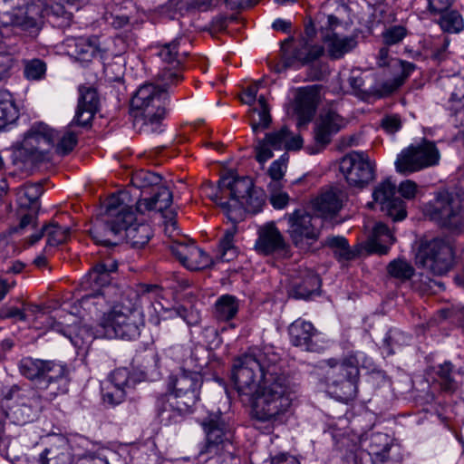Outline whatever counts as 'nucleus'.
I'll use <instances>...</instances> for the list:
<instances>
[{"mask_svg": "<svg viewBox=\"0 0 464 464\" xmlns=\"http://www.w3.org/2000/svg\"><path fill=\"white\" fill-rule=\"evenodd\" d=\"M318 92L314 87L299 88L294 102L299 124H305L312 121L317 107Z\"/></svg>", "mask_w": 464, "mask_h": 464, "instance_id": "34", "label": "nucleus"}, {"mask_svg": "<svg viewBox=\"0 0 464 464\" xmlns=\"http://www.w3.org/2000/svg\"><path fill=\"white\" fill-rule=\"evenodd\" d=\"M463 378L464 367H456L450 361L434 367V381L444 392H455L462 383Z\"/></svg>", "mask_w": 464, "mask_h": 464, "instance_id": "33", "label": "nucleus"}, {"mask_svg": "<svg viewBox=\"0 0 464 464\" xmlns=\"http://www.w3.org/2000/svg\"><path fill=\"white\" fill-rule=\"evenodd\" d=\"M180 406V400L169 392L160 394L156 401V411L160 421L165 425L178 422L180 418L191 412V410H184Z\"/></svg>", "mask_w": 464, "mask_h": 464, "instance_id": "37", "label": "nucleus"}, {"mask_svg": "<svg viewBox=\"0 0 464 464\" xmlns=\"http://www.w3.org/2000/svg\"><path fill=\"white\" fill-rule=\"evenodd\" d=\"M130 182L140 191V198L136 202V210H156L162 212L168 209L173 201L170 189L162 183L160 175L145 169H140L131 176Z\"/></svg>", "mask_w": 464, "mask_h": 464, "instance_id": "8", "label": "nucleus"}, {"mask_svg": "<svg viewBox=\"0 0 464 464\" xmlns=\"http://www.w3.org/2000/svg\"><path fill=\"white\" fill-rule=\"evenodd\" d=\"M255 248L266 256L277 254L286 256L289 253V245L274 223H267L259 228Z\"/></svg>", "mask_w": 464, "mask_h": 464, "instance_id": "26", "label": "nucleus"}, {"mask_svg": "<svg viewBox=\"0 0 464 464\" xmlns=\"http://www.w3.org/2000/svg\"><path fill=\"white\" fill-rule=\"evenodd\" d=\"M345 198L344 192L338 188H330L314 200V208L322 216H332L336 214L342 208Z\"/></svg>", "mask_w": 464, "mask_h": 464, "instance_id": "38", "label": "nucleus"}, {"mask_svg": "<svg viewBox=\"0 0 464 464\" xmlns=\"http://www.w3.org/2000/svg\"><path fill=\"white\" fill-rule=\"evenodd\" d=\"M221 186L226 187L227 198L230 202H221V208L230 221L236 223L244 208L258 212L265 203V193L254 186L248 177H238L228 172L221 177Z\"/></svg>", "mask_w": 464, "mask_h": 464, "instance_id": "5", "label": "nucleus"}, {"mask_svg": "<svg viewBox=\"0 0 464 464\" xmlns=\"http://www.w3.org/2000/svg\"><path fill=\"white\" fill-rule=\"evenodd\" d=\"M181 81L182 75L180 67L173 68L172 66H169L164 67L158 72L156 83L154 85L164 95V97H166L167 92Z\"/></svg>", "mask_w": 464, "mask_h": 464, "instance_id": "44", "label": "nucleus"}, {"mask_svg": "<svg viewBox=\"0 0 464 464\" xmlns=\"http://www.w3.org/2000/svg\"><path fill=\"white\" fill-rule=\"evenodd\" d=\"M103 20L115 29L123 28L129 24V17L127 15L114 14L112 13H105L103 14Z\"/></svg>", "mask_w": 464, "mask_h": 464, "instance_id": "64", "label": "nucleus"}, {"mask_svg": "<svg viewBox=\"0 0 464 464\" xmlns=\"http://www.w3.org/2000/svg\"><path fill=\"white\" fill-rule=\"evenodd\" d=\"M321 288V279L314 273L308 272L299 281L293 283L288 291L290 297L295 299H308L318 295Z\"/></svg>", "mask_w": 464, "mask_h": 464, "instance_id": "39", "label": "nucleus"}, {"mask_svg": "<svg viewBox=\"0 0 464 464\" xmlns=\"http://www.w3.org/2000/svg\"><path fill=\"white\" fill-rule=\"evenodd\" d=\"M204 192L207 197L213 200L221 208V202H225L223 199L227 198L226 187L221 186V178L218 182V186L215 187L211 183H208L204 188Z\"/></svg>", "mask_w": 464, "mask_h": 464, "instance_id": "61", "label": "nucleus"}, {"mask_svg": "<svg viewBox=\"0 0 464 464\" xmlns=\"http://www.w3.org/2000/svg\"><path fill=\"white\" fill-rule=\"evenodd\" d=\"M347 374L349 380L335 378V371L326 373L327 386L340 399L350 400L356 396L358 391L359 368H350Z\"/></svg>", "mask_w": 464, "mask_h": 464, "instance_id": "36", "label": "nucleus"}, {"mask_svg": "<svg viewBox=\"0 0 464 464\" xmlns=\"http://www.w3.org/2000/svg\"><path fill=\"white\" fill-rule=\"evenodd\" d=\"M390 228L383 223H376L373 231L372 237L370 241V249L373 253L379 255H386L388 253V246L386 245L380 244V240L385 234L391 233Z\"/></svg>", "mask_w": 464, "mask_h": 464, "instance_id": "57", "label": "nucleus"}, {"mask_svg": "<svg viewBox=\"0 0 464 464\" xmlns=\"http://www.w3.org/2000/svg\"><path fill=\"white\" fill-rule=\"evenodd\" d=\"M320 23H322L321 39L326 44L327 53L331 59H341L357 46L356 36L339 35L334 32L340 24L336 16L333 14L324 16Z\"/></svg>", "mask_w": 464, "mask_h": 464, "instance_id": "20", "label": "nucleus"}, {"mask_svg": "<svg viewBox=\"0 0 464 464\" xmlns=\"http://www.w3.org/2000/svg\"><path fill=\"white\" fill-rule=\"evenodd\" d=\"M325 14H321L314 21L310 20L304 27V34L300 40L295 42L293 38H287L282 43V61L285 68H299L309 64L324 53V47L314 43L318 29L321 34L320 21Z\"/></svg>", "mask_w": 464, "mask_h": 464, "instance_id": "6", "label": "nucleus"}, {"mask_svg": "<svg viewBox=\"0 0 464 464\" xmlns=\"http://www.w3.org/2000/svg\"><path fill=\"white\" fill-rule=\"evenodd\" d=\"M454 251L451 243L444 238H433L421 243L416 256L418 267L434 276H443L453 265Z\"/></svg>", "mask_w": 464, "mask_h": 464, "instance_id": "15", "label": "nucleus"}, {"mask_svg": "<svg viewBox=\"0 0 464 464\" xmlns=\"http://www.w3.org/2000/svg\"><path fill=\"white\" fill-rule=\"evenodd\" d=\"M203 379L198 372L181 370L170 375L168 381V392L180 400L181 409L192 410L199 400V390Z\"/></svg>", "mask_w": 464, "mask_h": 464, "instance_id": "19", "label": "nucleus"}, {"mask_svg": "<svg viewBox=\"0 0 464 464\" xmlns=\"http://www.w3.org/2000/svg\"><path fill=\"white\" fill-rule=\"evenodd\" d=\"M238 308V299L236 296L223 295L215 303L214 316L218 321L227 322L236 316Z\"/></svg>", "mask_w": 464, "mask_h": 464, "instance_id": "42", "label": "nucleus"}, {"mask_svg": "<svg viewBox=\"0 0 464 464\" xmlns=\"http://www.w3.org/2000/svg\"><path fill=\"white\" fill-rule=\"evenodd\" d=\"M388 274L401 281L410 280L414 275V267L405 259H394L387 266Z\"/></svg>", "mask_w": 464, "mask_h": 464, "instance_id": "52", "label": "nucleus"}, {"mask_svg": "<svg viewBox=\"0 0 464 464\" xmlns=\"http://www.w3.org/2000/svg\"><path fill=\"white\" fill-rule=\"evenodd\" d=\"M3 398L14 401L6 411V417L16 425H25L38 418L41 411V395L37 391L14 384L3 392Z\"/></svg>", "mask_w": 464, "mask_h": 464, "instance_id": "13", "label": "nucleus"}, {"mask_svg": "<svg viewBox=\"0 0 464 464\" xmlns=\"http://www.w3.org/2000/svg\"><path fill=\"white\" fill-rule=\"evenodd\" d=\"M190 40L181 34L169 43L159 44L156 54L160 60L173 68L181 67L189 54Z\"/></svg>", "mask_w": 464, "mask_h": 464, "instance_id": "29", "label": "nucleus"}, {"mask_svg": "<svg viewBox=\"0 0 464 464\" xmlns=\"http://www.w3.org/2000/svg\"><path fill=\"white\" fill-rule=\"evenodd\" d=\"M235 234L234 227L227 229L219 240L218 256L223 262H229L237 256V248L234 246Z\"/></svg>", "mask_w": 464, "mask_h": 464, "instance_id": "51", "label": "nucleus"}, {"mask_svg": "<svg viewBox=\"0 0 464 464\" xmlns=\"http://www.w3.org/2000/svg\"><path fill=\"white\" fill-rule=\"evenodd\" d=\"M40 464H72V454L67 438L61 434L47 437V447L39 457Z\"/></svg>", "mask_w": 464, "mask_h": 464, "instance_id": "28", "label": "nucleus"}, {"mask_svg": "<svg viewBox=\"0 0 464 464\" xmlns=\"http://www.w3.org/2000/svg\"><path fill=\"white\" fill-rule=\"evenodd\" d=\"M0 23L4 29L0 31V82L11 75L15 59L16 38L8 36V27L23 31L31 36L39 32L36 20L27 14L22 0H0Z\"/></svg>", "mask_w": 464, "mask_h": 464, "instance_id": "2", "label": "nucleus"}, {"mask_svg": "<svg viewBox=\"0 0 464 464\" xmlns=\"http://www.w3.org/2000/svg\"><path fill=\"white\" fill-rule=\"evenodd\" d=\"M288 334L294 346L312 353H320L323 350V346L315 340L318 335L317 330L308 321L301 318L295 320L289 325Z\"/></svg>", "mask_w": 464, "mask_h": 464, "instance_id": "27", "label": "nucleus"}, {"mask_svg": "<svg viewBox=\"0 0 464 464\" xmlns=\"http://www.w3.org/2000/svg\"><path fill=\"white\" fill-rule=\"evenodd\" d=\"M289 156L284 153L281 157L273 161L268 169V175L271 181L267 185L268 190H279L284 186V177L287 168Z\"/></svg>", "mask_w": 464, "mask_h": 464, "instance_id": "45", "label": "nucleus"}, {"mask_svg": "<svg viewBox=\"0 0 464 464\" xmlns=\"http://www.w3.org/2000/svg\"><path fill=\"white\" fill-rule=\"evenodd\" d=\"M395 190L396 186L390 179H385L375 187L372 198L375 203L380 204L382 212L393 221H401L406 217V208L403 200L395 197Z\"/></svg>", "mask_w": 464, "mask_h": 464, "instance_id": "23", "label": "nucleus"}, {"mask_svg": "<svg viewBox=\"0 0 464 464\" xmlns=\"http://www.w3.org/2000/svg\"><path fill=\"white\" fill-rule=\"evenodd\" d=\"M232 379L241 401L252 404L254 417L261 421L284 415L296 389L271 347L252 348L236 358Z\"/></svg>", "mask_w": 464, "mask_h": 464, "instance_id": "1", "label": "nucleus"}, {"mask_svg": "<svg viewBox=\"0 0 464 464\" xmlns=\"http://www.w3.org/2000/svg\"><path fill=\"white\" fill-rule=\"evenodd\" d=\"M56 151L60 155H67L70 153L77 144V136L71 130L65 131L61 137L57 131Z\"/></svg>", "mask_w": 464, "mask_h": 464, "instance_id": "58", "label": "nucleus"}, {"mask_svg": "<svg viewBox=\"0 0 464 464\" xmlns=\"http://www.w3.org/2000/svg\"><path fill=\"white\" fill-rule=\"evenodd\" d=\"M440 28L447 33H459L464 28L463 18L457 10L450 9L440 15L438 21Z\"/></svg>", "mask_w": 464, "mask_h": 464, "instance_id": "50", "label": "nucleus"}, {"mask_svg": "<svg viewBox=\"0 0 464 464\" xmlns=\"http://www.w3.org/2000/svg\"><path fill=\"white\" fill-rule=\"evenodd\" d=\"M440 151L435 142L423 139L420 142L404 148L396 158L395 169L401 175H410L439 164Z\"/></svg>", "mask_w": 464, "mask_h": 464, "instance_id": "14", "label": "nucleus"}, {"mask_svg": "<svg viewBox=\"0 0 464 464\" xmlns=\"http://www.w3.org/2000/svg\"><path fill=\"white\" fill-rule=\"evenodd\" d=\"M17 119V110L14 104L12 94L7 91H0V131Z\"/></svg>", "mask_w": 464, "mask_h": 464, "instance_id": "47", "label": "nucleus"}, {"mask_svg": "<svg viewBox=\"0 0 464 464\" xmlns=\"http://www.w3.org/2000/svg\"><path fill=\"white\" fill-rule=\"evenodd\" d=\"M169 248L182 266L189 270L203 269L210 263L208 255L190 239L183 238L180 241H173Z\"/></svg>", "mask_w": 464, "mask_h": 464, "instance_id": "24", "label": "nucleus"}, {"mask_svg": "<svg viewBox=\"0 0 464 464\" xmlns=\"http://www.w3.org/2000/svg\"><path fill=\"white\" fill-rule=\"evenodd\" d=\"M144 325L141 314L131 308L115 304L104 313L97 326L98 337L134 340Z\"/></svg>", "mask_w": 464, "mask_h": 464, "instance_id": "9", "label": "nucleus"}, {"mask_svg": "<svg viewBox=\"0 0 464 464\" xmlns=\"http://www.w3.org/2000/svg\"><path fill=\"white\" fill-rule=\"evenodd\" d=\"M201 426L205 433V443L199 450L200 455L211 459L226 452L230 453L234 430L220 411L209 413L202 420Z\"/></svg>", "mask_w": 464, "mask_h": 464, "instance_id": "12", "label": "nucleus"}, {"mask_svg": "<svg viewBox=\"0 0 464 464\" xmlns=\"http://www.w3.org/2000/svg\"><path fill=\"white\" fill-rule=\"evenodd\" d=\"M302 143L300 136H293L288 128L284 126L278 130L266 133L264 140H258L256 146V159L264 164L274 156L272 150H298Z\"/></svg>", "mask_w": 464, "mask_h": 464, "instance_id": "22", "label": "nucleus"}, {"mask_svg": "<svg viewBox=\"0 0 464 464\" xmlns=\"http://www.w3.org/2000/svg\"><path fill=\"white\" fill-rule=\"evenodd\" d=\"M426 214L440 227L460 230L464 227V191H440L426 208Z\"/></svg>", "mask_w": 464, "mask_h": 464, "instance_id": "11", "label": "nucleus"}, {"mask_svg": "<svg viewBox=\"0 0 464 464\" xmlns=\"http://www.w3.org/2000/svg\"><path fill=\"white\" fill-rule=\"evenodd\" d=\"M118 265L114 260L96 264L81 281V287L84 291L106 292L111 296L115 287L111 285V273L117 270Z\"/></svg>", "mask_w": 464, "mask_h": 464, "instance_id": "25", "label": "nucleus"}, {"mask_svg": "<svg viewBox=\"0 0 464 464\" xmlns=\"http://www.w3.org/2000/svg\"><path fill=\"white\" fill-rule=\"evenodd\" d=\"M287 233L293 244L301 250H308L318 239L320 230L318 218L312 217L304 209H295L293 213L285 214Z\"/></svg>", "mask_w": 464, "mask_h": 464, "instance_id": "17", "label": "nucleus"}, {"mask_svg": "<svg viewBox=\"0 0 464 464\" xmlns=\"http://www.w3.org/2000/svg\"><path fill=\"white\" fill-rule=\"evenodd\" d=\"M396 63L399 72L392 79L387 80L382 84V89L388 93L399 89L416 69V65L411 62L397 60Z\"/></svg>", "mask_w": 464, "mask_h": 464, "instance_id": "46", "label": "nucleus"}, {"mask_svg": "<svg viewBox=\"0 0 464 464\" xmlns=\"http://www.w3.org/2000/svg\"><path fill=\"white\" fill-rule=\"evenodd\" d=\"M398 191L404 198L412 199L416 197L419 188L416 182L411 179H406L400 183Z\"/></svg>", "mask_w": 464, "mask_h": 464, "instance_id": "63", "label": "nucleus"}, {"mask_svg": "<svg viewBox=\"0 0 464 464\" xmlns=\"http://www.w3.org/2000/svg\"><path fill=\"white\" fill-rule=\"evenodd\" d=\"M70 235L71 229L69 227L61 226L56 221L51 220L30 235L27 238V243L29 246H33L40 241L43 237H46L47 240L44 252L47 253L51 247H55L65 243L70 237Z\"/></svg>", "mask_w": 464, "mask_h": 464, "instance_id": "32", "label": "nucleus"}, {"mask_svg": "<svg viewBox=\"0 0 464 464\" xmlns=\"http://www.w3.org/2000/svg\"><path fill=\"white\" fill-rule=\"evenodd\" d=\"M131 221L130 224H126V227L123 228L128 242L132 247L141 248L150 239L152 236V229L149 224L137 223L134 224Z\"/></svg>", "mask_w": 464, "mask_h": 464, "instance_id": "41", "label": "nucleus"}, {"mask_svg": "<svg viewBox=\"0 0 464 464\" xmlns=\"http://www.w3.org/2000/svg\"><path fill=\"white\" fill-rule=\"evenodd\" d=\"M129 387V372L127 369H117L111 372L110 380L102 388L103 402L115 406L125 398L126 388Z\"/></svg>", "mask_w": 464, "mask_h": 464, "instance_id": "31", "label": "nucleus"}, {"mask_svg": "<svg viewBox=\"0 0 464 464\" xmlns=\"http://www.w3.org/2000/svg\"><path fill=\"white\" fill-rule=\"evenodd\" d=\"M327 364L330 366L329 371H335V378L344 380L350 379L347 374L350 368H358L357 363L352 358L344 360L341 363H338L334 359H330L327 361Z\"/></svg>", "mask_w": 464, "mask_h": 464, "instance_id": "59", "label": "nucleus"}, {"mask_svg": "<svg viewBox=\"0 0 464 464\" xmlns=\"http://www.w3.org/2000/svg\"><path fill=\"white\" fill-rule=\"evenodd\" d=\"M98 105L99 97L96 90L91 87L81 88L75 116L70 127H88L98 111Z\"/></svg>", "mask_w": 464, "mask_h": 464, "instance_id": "30", "label": "nucleus"}, {"mask_svg": "<svg viewBox=\"0 0 464 464\" xmlns=\"http://www.w3.org/2000/svg\"><path fill=\"white\" fill-rule=\"evenodd\" d=\"M396 446L392 444V440L385 433H373L370 438L369 454L371 457L382 454V452L392 450Z\"/></svg>", "mask_w": 464, "mask_h": 464, "instance_id": "54", "label": "nucleus"}, {"mask_svg": "<svg viewBox=\"0 0 464 464\" xmlns=\"http://www.w3.org/2000/svg\"><path fill=\"white\" fill-rule=\"evenodd\" d=\"M169 5L179 12L197 8L207 11L216 5V0H170Z\"/></svg>", "mask_w": 464, "mask_h": 464, "instance_id": "56", "label": "nucleus"}, {"mask_svg": "<svg viewBox=\"0 0 464 464\" xmlns=\"http://www.w3.org/2000/svg\"><path fill=\"white\" fill-rule=\"evenodd\" d=\"M411 337L399 329H391L387 332L383 338V349L387 355H392L395 350L408 344Z\"/></svg>", "mask_w": 464, "mask_h": 464, "instance_id": "49", "label": "nucleus"}, {"mask_svg": "<svg viewBox=\"0 0 464 464\" xmlns=\"http://www.w3.org/2000/svg\"><path fill=\"white\" fill-rule=\"evenodd\" d=\"M24 76L28 81H41L46 74V63L38 58L24 60Z\"/></svg>", "mask_w": 464, "mask_h": 464, "instance_id": "53", "label": "nucleus"}, {"mask_svg": "<svg viewBox=\"0 0 464 464\" xmlns=\"http://www.w3.org/2000/svg\"><path fill=\"white\" fill-rule=\"evenodd\" d=\"M380 126L386 133L394 134L402 127L401 116L396 113L385 114L381 120Z\"/></svg>", "mask_w": 464, "mask_h": 464, "instance_id": "60", "label": "nucleus"}, {"mask_svg": "<svg viewBox=\"0 0 464 464\" xmlns=\"http://www.w3.org/2000/svg\"><path fill=\"white\" fill-rule=\"evenodd\" d=\"M271 116L269 109L264 96H260L257 100V107L252 109L251 127L255 133L264 130L269 126Z\"/></svg>", "mask_w": 464, "mask_h": 464, "instance_id": "48", "label": "nucleus"}, {"mask_svg": "<svg viewBox=\"0 0 464 464\" xmlns=\"http://www.w3.org/2000/svg\"><path fill=\"white\" fill-rule=\"evenodd\" d=\"M340 171L351 187L362 188L375 178V165L363 151H352L340 161Z\"/></svg>", "mask_w": 464, "mask_h": 464, "instance_id": "18", "label": "nucleus"}, {"mask_svg": "<svg viewBox=\"0 0 464 464\" xmlns=\"http://www.w3.org/2000/svg\"><path fill=\"white\" fill-rule=\"evenodd\" d=\"M80 299L81 307L91 314H104V310L113 302L106 292L87 291Z\"/></svg>", "mask_w": 464, "mask_h": 464, "instance_id": "40", "label": "nucleus"}, {"mask_svg": "<svg viewBox=\"0 0 464 464\" xmlns=\"http://www.w3.org/2000/svg\"><path fill=\"white\" fill-rule=\"evenodd\" d=\"M324 245L333 250L334 257L340 262L353 260L359 255V250L352 249L343 237H328Z\"/></svg>", "mask_w": 464, "mask_h": 464, "instance_id": "43", "label": "nucleus"}, {"mask_svg": "<svg viewBox=\"0 0 464 464\" xmlns=\"http://www.w3.org/2000/svg\"><path fill=\"white\" fill-rule=\"evenodd\" d=\"M18 368L20 373L33 382L48 401H53L69 391V372L65 364L28 356L20 360Z\"/></svg>", "mask_w": 464, "mask_h": 464, "instance_id": "4", "label": "nucleus"}, {"mask_svg": "<svg viewBox=\"0 0 464 464\" xmlns=\"http://www.w3.org/2000/svg\"><path fill=\"white\" fill-rule=\"evenodd\" d=\"M103 208L89 232L96 244L111 247L117 245L116 238L126 227V224L136 220L135 212L128 191L111 195Z\"/></svg>", "mask_w": 464, "mask_h": 464, "instance_id": "3", "label": "nucleus"}, {"mask_svg": "<svg viewBox=\"0 0 464 464\" xmlns=\"http://www.w3.org/2000/svg\"><path fill=\"white\" fill-rule=\"evenodd\" d=\"M67 45L74 47L72 54L81 63H90L95 58L105 61L119 56L125 51V44L121 37L103 42L97 36L79 37L68 39Z\"/></svg>", "mask_w": 464, "mask_h": 464, "instance_id": "16", "label": "nucleus"}, {"mask_svg": "<svg viewBox=\"0 0 464 464\" xmlns=\"http://www.w3.org/2000/svg\"><path fill=\"white\" fill-rule=\"evenodd\" d=\"M43 194V188L40 183H27L17 188V202L21 209H27L28 212L21 214L20 222L14 228V232L20 233L26 228H34L38 220L40 204L39 198Z\"/></svg>", "mask_w": 464, "mask_h": 464, "instance_id": "21", "label": "nucleus"}, {"mask_svg": "<svg viewBox=\"0 0 464 464\" xmlns=\"http://www.w3.org/2000/svg\"><path fill=\"white\" fill-rule=\"evenodd\" d=\"M401 456L398 447L372 458V464H401Z\"/></svg>", "mask_w": 464, "mask_h": 464, "instance_id": "62", "label": "nucleus"}, {"mask_svg": "<svg viewBox=\"0 0 464 464\" xmlns=\"http://www.w3.org/2000/svg\"><path fill=\"white\" fill-rule=\"evenodd\" d=\"M345 125L344 120L335 111H327L322 113L314 130L316 144L321 147L330 143L332 136L336 134Z\"/></svg>", "mask_w": 464, "mask_h": 464, "instance_id": "35", "label": "nucleus"}, {"mask_svg": "<svg viewBox=\"0 0 464 464\" xmlns=\"http://www.w3.org/2000/svg\"><path fill=\"white\" fill-rule=\"evenodd\" d=\"M165 98L154 83L141 85L130 101V113L146 132H156L165 114Z\"/></svg>", "mask_w": 464, "mask_h": 464, "instance_id": "7", "label": "nucleus"}, {"mask_svg": "<svg viewBox=\"0 0 464 464\" xmlns=\"http://www.w3.org/2000/svg\"><path fill=\"white\" fill-rule=\"evenodd\" d=\"M57 131L43 122L34 123L24 134L21 146L13 153V164L22 169L27 162L36 164L47 159L54 146Z\"/></svg>", "mask_w": 464, "mask_h": 464, "instance_id": "10", "label": "nucleus"}, {"mask_svg": "<svg viewBox=\"0 0 464 464\" xmlns=\"http://www.w3.org/2000/svg\"><path fill=\"white\" fill-rule=\"evenodd\" d=\"M408 32L402 25H391L382 32V41L383 45L392 47L401 44L406 37Z\"/></svg>", "mask_w": 464, "mask_h": 464, "instance_id": "55", "label": "nucleus"}]
</instances>
